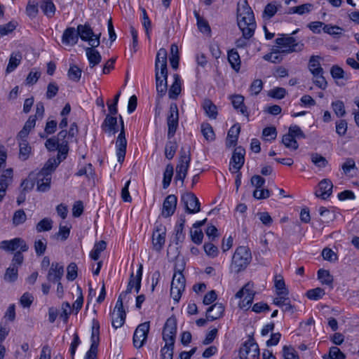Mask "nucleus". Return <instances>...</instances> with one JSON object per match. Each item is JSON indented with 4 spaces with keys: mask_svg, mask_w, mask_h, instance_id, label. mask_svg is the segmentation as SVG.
I'll return each mask as SVG.
<instances>
[{
    "mask_svg": "<svg viewBox=\"0 0 359 359\" xmlns=\"http://www.w3.org/2000/svg\"><path fill=\"white\" fill-rule=\"evenodd\" d=\"M237 23L242 33L252 37L256 28L255 15L248 1H238L237 5Z\"/></svg>",
    "mask_w": 359,
    "mask_h": 359,
    "instance_id": "nucleus-1",
    "label": "nucleus"
},
{
    "mask_svg": "<svg viewBox=\"0 0 359 359\" xmlns=\"http://www.w3.org/2000/svg\"><path fill=\"white\" fill-rule=\"evenodd\" d=\"M176 332L177 320L175 317L172 316L167 319L163 330L165 346L161 350L162 359H172Z\"/></svg>",
    "mask_w": 359,
    "mask_h": 359,
    "instance_id": "nucleus-2",
    "label": "nucleus"
},
{
    "mask_svg": "<svg viewBox=\"0 0 359 359\" xmlns=\"http://www.w3.org/2000/svg\"><path fill=\"white\" fill-rule=\"evenodd\" d=\"M251 260L250 249L246 246H239L233 255L231 267L236 273H239L248 266Z\"/></svg>",
    "mask_w": 359,
    "mask_h": 359,
    "instance_id": "nucleus-3",
    "label": "nucleus"
},
{
    "mask_svg": "<svg viewBox=\"0 0 359 359\" xmlns=\"http://www.w3.org/2000/svg\"><path fill=\"white\" fill-rule=\"evenodd\" d=\"M277 48L281 53H290L299 52L303 50L304 44L302 41H297L296 39L289 34H282L281 37L276 39Z\"/></svg>",
    "mask_w": 359,
    "mask_h": 359,
    "instance_id": "nucleus-4",
    "label": "nucleus"
},
{
    "mask_svg": "<svg viewBox=\"0 0 359 359\" xmlns=\"http://www.w3.org/2000/svg\"><path fill=\"white\" fill-rule=\"evenodd\" d=\"M191 162V154L189 148L182 147L180 149V158L176 166L175 180H181L182 182L185 179Z\"/></svg>",
    "mask_w": 359,
    "mask_h": 359,
    "instance_id": "nucleus-5",
    "label": "nucleus"
},
{
    "mask_svg": "<svg viewBox=\"0 0 359 359\" xmlns=\"http://www.w3.org/2000/svg\"><path fill=\"white\" fill-rule=\"evenodd\" d=\"M185 285L186 280L182 272L180 270L176 271L172 277L170 288V296L176 303L180 301Z\"/></svg>",
    "mask_w": 359,
    "mask_h": 359,
    "instance_id": "nucleus-6",
    "label": "nucleus"
},
{
    "mask_svg": "<svg viewBox=\"0 0 359 359\" xmlns=\"http://www.w3.org/2000/svg\"><path fill=\"white\" fill-rule=\"evenodd\" d=\"M259 355V348L252 337H249L240 348L239 357L241 359H256Z\"/></svg>",
    "mask_w": 359,
    "mask_h": 359,
    "instance_id": "nucleus-7",
    "label": "nucleus"
},
{
    "mask_svg": "<svg viewBox=\"0 0 359 359\" xmlns=\"http://www.w3.org/2000/svg\"><path fill=\"white\" fill-rule=\"evenodd\" d=\"M77 32L79 38L80 37L82 41H88V44L93 48L99 46L100 34H95L90 26L88 24L79 25L77 27Z\"/></svg>",
    "mask_w": 359,
    "mask_h": 359,
    "instance_id": "nucleus-8",
    "label": "nucleus"
},
{
    "mask_svg": "<svg viewBox=\"0 0 359 359\" xmlns=\"http://www.w3.org/2000/svg\"><path fill=\"white\" fill-rule=\"evenodd\" d=\"M0 249L6 252H18L21 250L27 252L29 249L25 240L21 238H15L11 240H4L0 243Z\"/></svg>",
    "mask_w": 359,
    "mask_h": 359,
    "instance_id": "nucleus-9",
    "label": "nucleus"
},
{
    "mask_svg": "<svg viewBox=\"0 0 359 359\" xmlns=\"http://www.w3.org/2000/svg\"><path fill=\"white\" fill-rule=\"evenodd\" d=\"M255 292L252 290L250 284H246L241 290H240L236 294V297L242 299L239 302V306L242 309L248 310L254 299Z\"/></svg>",
    "mask_w": 359,
    "mask_h": 359,
    "instance_id": "nucleus-10",
    "label": "nucleus"
},
{
    "mask_svg": "<svg viewBox=\"0 0 359 359\" xmlns=\"http://www.w3.org/2000/svg\"><path fill=\"white\" fill-rule=\"evenodd\" d=\"M179 114L176 104L172 103L170 106L169 114L167 118L168 127V136L169 138L174 136L178 126Z\"/></svg>",
    "mask_w": 359,
    "mask_h": 359,
    "instance_id": "nucleus-11",
    "label": "nucleus"
},
{
    "mask_svg": "<svg viewBox=\"0 0 359 359\" xmlns=\"http://www.w3.org/2000/svg\"><path fill=\"white\" fill-rule=\"evenodd\" d=\"M149 330V323L145 322L136 328L133 334V345L135 348H141L146 341Z\"/></svg>",
    "mask_w": 359,
    "mask_h": 359,
    "instance_id": "nucleus-12",
    "label": "nucleus"
},
{
    "mask_svg": "<svg viewBox=\"0 0 359 359\" xmlns=\"http://www.w3.org/2000/svg\"><path fill=\"white\" fill-rule=\"evenodd\" d=\"M245 150L241 146L234 149L230 161V170H233L236 172L240 170L245 163Z\"/></svg>",
    "mask_w": 359,
    "mask_h": 359,
    "instance_id": "nucleus-13",
    "label": "nucleus"
},
{
    "mask_svg": "<svg viewBox=\"0 0 359 359\" xmlns=\"http://www.w3.org/2000/svg\"><path fill=\"white\" fill-rule=\"evenodd\" d=\"M186 212L189 214H194L201 210V204L195 194L187 193L182 196Z\"/></svg>",
    "mask_w": 359,
    "mask_h": 359,
    "instance_id": "nucleus-14",
    "label": "nucleus"
},
{
    "mask_svg": "<svg viewBox=\"0 0 359 359\" xmlns=\"http://www.w3.org/2000/svg\"><path fill=\"white\" fill-rule=\"evenodd\" d=\"M86 55L89 62V66L86 69L88 74H92L94 72L95 67L99 65L102 60L100 53L92 46L86 48Z\"/></svg>",
    "mask_w": 359,
    "mask_h": 359,
    "instance_id": "nucleus-15",
    "label": "nucleus"
},
{
    "mask_svg": "<svg viewBox=\"0 0 359 359\" xmlns=\"http://www.w3.org/2000/svg\"><path fill=\"white\" fill-rule=\"evenodd\" d=\"M126 147L127 140L126 138L125 129L121 128L120 133L116 141L117 160L120 163H122L125 159Z\"/></svg>",
    "mask_w": 359,
    "mask_h": 359,
    "instance_id": "nucleus-16",
    "label": "nucleus"
},
{
    "mask_svg": "<svg viewBox=\"0 0 359 359\" xmlns=\"http://www.w3.org/2000/svg\"><path fill=\"white\" fill-rule=\"evenodd\" d=\"M142 276V265L140 264L138 269L135 275L133 272L131 273L129 282L127 285L126 291V294H130L134 288L136 293H138L141 287V280Z\"/></svg>",
    "mask_w": 359,
    "mask_h": 359,
    "instance_id": "nucleus-17",
    "label": "nucleus"
},
{
    "mask_svg": "<svg viewBox=\"0 0 359 359\" xmlns=\"http://www.w3.org/2000/svg\"><path fill=\"white\" fill-rule=\"evenodd\" d=\"M332 182L328 179H324L319 182L318 189L315 191V195L316 197L325 200L332 194Z\"/></svg>",
    "mask_w": 359,
    "mask_h": 359,
    "instance_id": "nucleus-18",
    "label": "nucleus"
},
{
    "mask_svg": "<svg viewBox=\"0 0 359 359\" xmlns=\"http://www.w3.org/2000/svg\"><path fill=\"white\" fill-rule=\"evenodd\" d=\"M177 202V198L175 195L168 196L163 202L161 215L165 217L172 215L176 209Z\"/></svg>",
    "mask_w": 359,
    "mask_h": 359,
    "instance_id": "nucleus-19",
    "label": "nucleus"
},
{
    "mask_svg": "<svg viewBox=\"0 0 359 359\" xmlns=\"http://www.w3.org/2000/svg\"><path fill=\"white\" fill-rule=\"evenodd\" d=\"M64 274V266L57 262H53L48 272L47 279L49 282L60 281Z\"/></svg>",
    "mask_w": 359,
    "mask_h": 359,
    "instance_id": "nucleus-20",
    "label": "nucleus"
},
{
    "mask_svg": "<svg viewBox=\"0 0 359 359\" xmlns=\"http://www.w3.org/2000/svg\"><path fill=\"white\" fill-rule=\"evenodd\" d=\"M79 41V34L77 29L74 27H67L62 36V43L66 46H73Z\"/></svg>",
    "mask_w": 359,
    "mask_h": 359,
    "instance_id": "nucleus-21",
    "label": "nucleus"
},
{
    "mask_svg": "<svg viewBox=\"0 0 359 359\" xmlns=\"http://www.w3.org/2000/svg\"><path fill=\"white\" fill-rule=\"evenodd\" d=\"M36 180V189L40 192L48 191L50 188L51 176L48 174H44L39 172L35 177Z\"/></svg>",
    "mask_w": 359,
    "mask_h": 359,
    "instance_id": "nucleus-22",
    "label": "nucleus"
},
{
    "mask_svg": "<svg viewBox=\"0 0 359 359\" xmlns=\"http://www.w3.org/2000/svg\"><path fill=\"white\" fill-rule=\"evenodd\" d=\"M224 312V306L221 303H215L210 306L206 311V318L210 321L219 319L222 317Z\"/></svg>",
    "mask_w": 359,
    "mask_h": 359,
    "instance_id": "nucleus-23",
    "label": "nucleus"
},
{
    "mask_svg": "<svg viewBox=\"0 0 359 359\" xmlns=\"http://www.w3.org/2000/svg\"><path fill=\"white\" fill-rule=\"evenodd\" d=\"M186 222L185 216L182 215H180L179 219L177 220L175 226V242L176 244L181 243L185 239V233L184 232V224Z\"/></svg>",
    "mask_w": 359,
    "mask_h": 359,
    "instance_id": "nucleus-24",
    "label": "nucleus"
},
{
    "mask_svg": "<svg viewBox=\"0 0 359 359\" xmlns=\"http://www.w3.org/2000/svg\"><path fill=\"white\" fill-rule=\"evenodd\" d=\"M62 161V158H61L60 155H57V158H50L47 161L43 168L39 172H42V174H48L49 176H51L53 172H54Z\"/></svg>",
    "mask_w": 359,
    "mask_h": 359,
    "instance_id": "nucleus-25",
    "label": "nucleus"
},
{
    "mask_svg": "<svg viewBox=\"0 0 359 359\" xmlns=\"http://www.w3.org/2000/svg\"><path fill=\"white\" fill-rule=\"evenodd\" d=\"M111 316V325L114 329L121 327L126 320V313L125 311H113Z\"/></svg>",
    "mask_w": 359,
    "mask_h": 359,
    "instance_id": "nucleus-26",
    "label": "nucleus"
},
{
    "mask_svg": "<svg viewBox=\"0 0 359 359\" xmlns=\"http://www.w3.org/2000/svg\"><path fill=\"white\" fill-rule=\"evenodd\" d=\"M90 341V347L97 349L100 342V323L95 319L93 320Z\"/></svg>",
    "mask_w": 359,
    "mask_h": 359,
    "instance_id": "nucleus-27",
    "label": "nucleus"
},
{
    "mask_svg": "<svg viewBox=\"0 0 359 359\" xmlns=\"http://www.w3.org/2000/svg\"><path fill=\"white\" fill-rule=\"evenodd\" d=\"M173 78L174 82L169 89L168 94L170 98L175 100L181 93V80L180 76L177 74H175Z\"/></svg>",
    "mask_w": 359,
    "mask_h": 359,
    "instance_id": "nucleus-28",
    "label": "nucleus"
},
{
    "mask_svg": "<svg viewBox=\"0 0 359 359\" xmlns=\"http://www.w3.org/2000/svg\"><path fill=\"white\" fill-rule=\"evenodd\" d=\"M241 131V127L239 124H234L229 130L227 134V147H231L236 145L238 135Z\"/></svg>",
    "mask_w": 359,
    "mask_h": 359,
    "instance_id": "nucleus-29",
    "label": "nucleus"
},
{
    "mask_svg": "<svg viewBox=\"0 0 359 359\" xmlns=\"http://www.w3.org/2000/svg\"><path fill=\"white\" fill-rule=\"evenodd\" d=\"M228 61L232 69L238 72L241 68V58L238 53L235 49H231L228 52Z\"/></svg>",
    "mask_w": 359,
    "mask_h": 359,
    "instance_id": "nucleus-30",
    "label": "nucleus"
},
{
    "mask_svg": "<svg viewBox=\"0 0 359 359\" xmlns=\"http://www.w3.org/2000/svg\"><path fill=\"white\" fill-rule=\"evenodd\" d=\"M313 8V5L306 3L297 6L290 7L287 11L289 14L304 15L310 13Z\"/></svg>",
    "mask_w": 359,
    "mask_h": 359,
    "instance_id": "nucleus-31",
    "label": "nucleus"
},
{
    "mask_svg": "<svg viewBox=\"0 0 359 359\" xmlns=\"http://www.w3.org/2000/svg\"><path fill=\"white\" fill-rule=\"evenodd\" d=\"M231 100L233 107L239 110L243 115L248 116L247 107L244 104V97L241 95H235L231 97Z\"/></svg>",
    "mask_w": 359,
    "mask_h": 359,
    "instance_id": "nucleus-32",
    "label": "nucleus"
},
{
    "mask_svg": "<svg viewBox=\"0 0 359 359\" xmlns=\"http://www.w3.org/2000/svg\"><path fill=\"white\" fill-rule=\"evenodd\" d=\"M22 55L20 53H13L11 55L6 72L7 74L13 72L20 64Z\"/></svg>",
    "mask_w": 359,
    "mask_h": 359,
    "instance_id": "nucleus-33",
    "label": "nucleus"
},
{
    "mask_svg": "<svg viewBox=\"0 0 359 359\" xmlns=\"http://www.w3.org/2000/svg\"><path fill=\"white\" fill-rule=\"evenodd\" d=\"M318 279L323 285H326L333 287L332 283L334 281L333 276L330 274V271L323 269H320L318 271Z\"/></svg>",
    "mask_w": 359,
    "mask_h": 359,
    "instance_id": "nucleus-34",
    "label": "nucleus"
},
{
    "mask_svg": "<svg viewBox=\"0 0 359 359\" xmlns=\"http://www.w3.org/2000/svg\"><path fill=\"white\" fill-rule=\"evenodd\" d=\"M320 56L312 55L309 62V69L313 75H318L320 73H323V69L320 67Z\"/></svg>",
    "mask_w": 359,
    "mask_h": 359,
    "instance_id": "nucleus-35",
    "label": "nucleus"
},
{
    "mask_svg": "<svg viewBox=\"0 0 359 359\" xmlns=\"http://www.w3.org/2000/svg\"><path fill=\"white\" fill-rule=\"evenodd\" d=\"M274 286L277 294H289V290L286 287L283 277L281 275H276L274 277Z\"/></svg>",
    "mask_w": 359,
    "mask_h": 359,
    "instance_id": "nucleus-36",
    "label": "nucleus"
},
{
    "mask_svg": "<svg viewBox=\"0 0 359 359\" xmlns=\"http://www.w3.org/2000/svg\"><path fill=\"white\" fill-rule=\"evenodd\" d=\"M203 107L205 114L210 118H216L217 116V110L215 104L210 100H205L203 102Z\"/></svg>",
    "mask_w": 359,
    "mask_h": 359,
    "instance_id": "nucleus-37",
    "label": "nucleus"
},
{
    "mask_svg": "<svg viewBox=\"0 0 359 359\" xmlns=\"http://www.w3.org/2000/svg\"><path fill=\"white\" fill-rule=\"evenodd\" d=\"M106 247L107 243L104 241L95 243L90 252V257L93 260H97L100 258V253L106 249Z\"/></svg>",
    "mask_w": 359,
    "mask_h": 359,
    "instance_id": "nucleus-38",
    "label": "nucleus"
},
{
    "mask_svg": "<svg viewBox=\"0 0 359 359\" xmlns=\"http://www.w3.org/2000/svg\"><path fill=\"white\" fill-rule=\"evenodd\" d=\"M39 3L40 8L44 15L48 18L53 17L55 12V6L53 4V1H39Z\"/></svg>",
    "mask_w": 359,
    "mask_h": 359,
    "instance_id": "nucleus-39",
    "label": "nucleus"
},
{
    "mask_svg": "<svg viewBox=\"0 0 359 359\" xmlns=\"http://www.w3.org/2000/svg\"><path fill=\"white\" fill-rule=\"evenodd\" d=\"M283 144L288 149L296 150L299 147V144L295 138L290 134L287 133L282 138Z\"/></svg>",
    "mask_w": 359,
    "mask_h": 359,
    "instance_id": "nucleus-40",
    "label": "nucleus"
},
{
    "mask_svg": "<svg viewBox=\"0 0 359 359\" xmlns=\"http://www.w3.org/2000/svg\"><path fill=\"white\" fill-rule=\"evenodd\" d=\"M20 153L19 158L25 161L29 158V153L31 151V147L29 145L27 141H23L19 142Z\"/></svg>",
    "mask_w": 359,
    "mask_h": 359,
    "instance_id": "nucleus-41",
    "label": "nucleus"
},
{
    "mask_svg": "<svg viewBox=\"0 0 359 359\" xmlns=\"http://www.w3.org/2000/svg\"><path fill=\"white\" fill-rule=\"evenodd\" d=\"M81 73L82 71L78 66L72 65H70L67 75L70 80L78 82L81 79Z\"/></svg>",
    "mask_w": 359,
    "mask_h": 359,
    "instance_id": "nucleus-42",
    "label": "nucleus"
},
{
    "mask_svg": "<svg viewBox=\"0 0 359 359\" xmlns=\"http://www.w3.org/2000/svg\"><path fill=\"white\" fill-rule=\"evenodd\" d=\"M53 227V221L51 219L46 217L41 219L36 226L37 232L50 231Z\"/></svg>",
    "mask_w": 359,
    "mask_h": 359,
    "instance_id": "nucleus-43",
    "label": "nucleus"
},
{
    "mask_svg": "<svg viewBox=\"0 0 359 359\" xmlns=\"http://www.w3.org/2000/svg\"><path fill=\"white\" fill-rule=\"evenodd\" d=\"M325 294V290L321 287H316L306 292V297L309 299L315 301L322 299Z\"/></svg>",
    "mask_w": 359,
    "mask_h": 359,
    "instance_id": "nucleus-44",
    "label": "nucleus"
},
{
    "mask_svg": "<svg viewBox=\"0 0 359 359\" xmlns=\"http://www.w3.org/2000/svg\"><path fill=\"white\" fill-rule=\"evenodd\" d=\"M173 166L171 164L167 165L163 173V187L166 189L170 184L173 175Z\"/></svg>",
    "mask_w": 359,
    "mask_h": 359,
    "instance_id": "nucleus-45",
    "label": "nucleus"
},
{
    "mask_svg": "<svg viewBox=\"0 0 359 359\" xmlns=\"http://www.w3.org/2000/svg\"><path fill=\"white\" fill-rule=\"evenodd\" d=\"M34 179H35L34 174L33 172L30 173L27 179L24 180L20 184L22 191L25 193L29 191H31L34 188Z\"/></svg>",
    "mask_w": 359,
    "mask_h": 359,
    "instance_id": "nucleus-46",
    "label": "nucleus"
},
{
    "mask_svg": "<svg viewBox=\"0 0 359 359\" xmlns=\"http://www.w3.org/2000/svg\"><path fill=\"white\" fill-rule=\"evenodd\" d=\"M201 132L204 137L208 141H213L215 140V133L212 126L209 123H203L201 125Z\"/></svg>",
    "mask_w": 359,
    "mask_h": 359,
    "instance_id": "nucleus-47",
    "label": "nucleus"
},
{
    "mask_svg": "<svg viewBox=\"0 0 359 359\" xmlns=\"http://www.w3.org/2000/svg\"><path fill=\"white\" fill-rule=\"evenodd\" d=\"M277 11V6L273 3H269L264 8L262 17L264 19L269 20L275 15Z\"/></svg>",
    "mask_w": 359,
    "mask_h": 359,
    "instance_id": "nucleus-48",
    "label": "nucleus"
},
{
    "mask_svg": "<svg viewBox=\"0 0 359 359\" xmlns=\"http://www.w3.org/2000/svg\"><path fill=\"white\" fill-rule=\"evenodd\" d=\"M39 6H40V4L38 1H28L26 7L27 15L30 18H35L39 12Z\"/></svg>",
    "mask_w": 359,
    "mask_h": 359,
    "instance_id": "nucleus-49",
    "label": "nucleus"
},
{
    "mask_svg": "<svg viewBox=\"0 0 359 359\" xmlns=\"http://www.w3.org/2000/svg\"><path fill=\"white\" fill-rule=\"evenodd\" d=\"M18 266H10L6 271L4 280L7 282H14L18 278Z\"/></svg>",
    "mask_w": 359,
    "mask_h": 359,
    "instance_id": "nucleus-50",
    "label": "nucleus"
},
{
    "mask_svg": "<svg viewBox=\"0 0 359 359\" xmlns=\"http://www.w3.org/2000/svg\"><path fill=\"white\" fill-rule=\"evenodd\" d=\"M324 359H345V355L341 351V350L337 346H332L330 348L329 355L327 357L326 355L323 356Z\"/></svg>",
    "mask_w": 359,
    "mask_h": 359,
    "instance_id": "nucleus-51",
    "label": "nucleus"
},
{
    "mask_svg": "<svg viewBox=\"0 0 359 359\" xmlns=\"http://www.w3.org/2000/svg\"><path fill=\"white\" fill-rule=\"evenodd\" d=\"M13 180V170L11 168L6 169L0 177V183L5 188H8L9 184Z\"/></svg>",
    "mask_w": 359,
    "mask_h": 359,
    "instance_id": "nucleus-52",
    "label": "nucleus"
},
{
    "mask_svg": "<svg viewBox=\"0 0 359 359\" xmlns=\"http://www.w3.org/2000/svg\"><path fill=\"white\" fill-rule=\"evenodd\" d=\"M117 121H118L117 117L107 114L106 116V118H104L103 123H102L101 128L104 132H107L108 128H112L114 126H116Z\"/></svg>",
    "mask_w": 359,
    "mask_h": 359,
    "instance_id": "nucleus-53",
    "label": "nucleus"
},
{
    "mask_svg": "<svg viewBox=\"0 0 359 359\" xmlns=\"http://www.w3.org/2000/svg\"><path fill=\"white\" fill-rule=\"evenodd\" d=\"M332 107L337 116L343 117L346 114L344 104L342 101L337 100L333 102Z\"/></svg>",
    "mask_w": 359,
    "mask_h": 359,
    "instance_id": "nucleus-54",
    "label": "nucleus"
},
{
    "mask_svg": "<svg viewBox=\"0 0 359 359\" xmlns=\"http://www.w3.org/2000/svg\"><path fill=\"white\" fill-rule=\"evenodd\" d=\"M17 22L11 21L8 23L0 26V37L11 33L17 27Z\"/></svg>",
    "mask_w": 359,
    "mask_h": 359,
    "instance_id": "nucleus-55",
    "label": "nucleus"
},
{
    "mask_svg": "<svg viewBox=\"0 0 359 359\" xmlns=\"http://www.w3.org/2000/svg\"><path fill=\"white\" fill-rule=\"evenodd\" d=\"M311 161L318 168H325L327 165V161L323 156L313 153L311 155Z\"/></svg>",
    "mask_w": 359,
    "mask_h": 359,
    "instance_id": "nucleus-56",
    "label": "nucleus"
},
{
    "mask_svg": "<svg viewBox=\"0 0 359 359\" xmlns=\"http://www.w3.org/2000/svg\"><path fill=\"white\" fill-rule=\"evenodd\" d=\"M27 219L26 214L23 210H18L15 212L13 217V223L15 226L23 224Z\"/></svg>",
    "mask_w": 359,
    "mask_h": 359,
    "instance_id": "nucleus-57",
    "label": "nucleus"
},
{
    "mask_svg": "<svg viewBox=\"0 0 359 359\" xmlns=\"http://www.w3.org/2000/svg\"><path fill=\"white\" fill-rule=\"evenodd\" d=\"M177 148V146L175 142H168L165 148V154L166 158L168 159H172L175 156Z\"/></svg>",
    "mask_w": 359,
    "mask_h": 359,
    "instance_id": "nucleus-58",
    "label": "nucleus"
},
{
    "mask_svg": "<svg viewBox=\"0 0 359 359\" xmlns=\"http://www.w3.org/2000/svg\"><path fill=\"white\" fill-rule=\"evenodd\" d=\"M70 234V227L67 226L60 225L59 231L55 233V237L60 238L61 241H66Z\"/></svg>",
    "mask_w": 359,
    "mask_h": 359,
    "instance_id": "nucleus-59",
    "label": "nucleus"
},
{
    "mask_svg": "<svg viewBox=\"0 0 359 359\" xmlns=\"http://www.w3.org/2000/svg\"><path fill=\"white\" fill-rule=\"evenodd\" d=\"M323 29L324 32L333 36L340 35L343 31L342 28L331 25H324Z\"/></svg>",
    "mask_w": 359,
    "mask_h": 359,
    "instance_id": "nucleus-60",
    "label": "nucleus"
},
{
    "mask_svg": "<svg viewBox=\"0 0 359 359\" xmlns=\"http://www.w3.org/2000/svg\"><path fill=\"white\" fill-rule=\"evenodd\" d=\"M206 255L210 257H215L218 255V248L211 243H205L203 245Z\"/></svg>",
    "mask_w": 359,
    "mask_h": 359,
    "instance_id": "nucleus-61",
    "label": "nucleus"
},
{
    "mask_svg": "<svg viewBox=\"0 0 359 359\" xmlns=\"http://www.w3.org/2000/svg\"><path fill=\"white\" fill-rule=\"evenodd\" d=\"M330 74L333 79H341L346 78L344 69L338 65H333L331 67Z\"/></svg>",
    "mask_w": 359,
    "mask_h": 359,
    "instance_id": "nucleus-62",
    "label": "nucleus"
},
{
    "mask_svg": "<svg viewBox=\"0 0 359 359\" xmlns=\"http://www.w3.org/2000/svg\"><path fill=\"white\" fill-rule=\"evenodd\" d=\"M285 89L280 87H276L268 93L269 96L276 99H282L285 97Z\"/></svg>",
    "mask_w": 359,
    "mask_h": 359,
    "instance_id": "nucleus-63",
    "label": "nucleus"
},
{
    "mask_svg": "<svg viewBox=\"0 0 359 359\" xmlns=\"http://www.w3.org/2000/svg\"><path fill=\"white\" fill-rule=\"evenodd\" d=\"M283 357L285 359H299L298 355L291 346H284L283 348Z\"/></svg>",
    "mask_w": 359,
    "mask_h": 359,
    "instance_id": "nucleus-64",
    "label": "nucleus"
}]
</instances>
